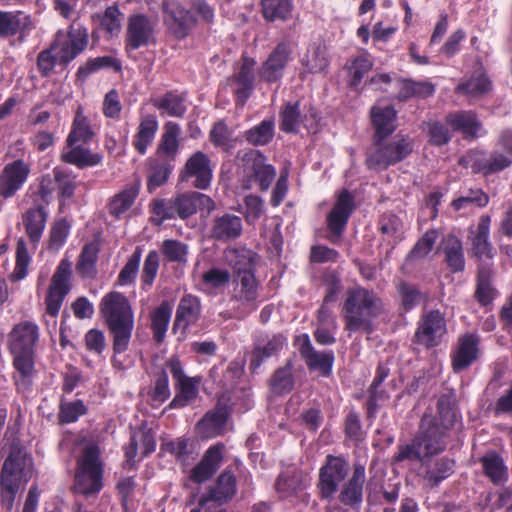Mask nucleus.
Returning <instances> with one entry per match:
<instances>
[{
    "mask_svg": "<svg viewBox=\"0 0 512 512\" xmlns=\"http://www.w3.org/2000/svg\"><path fill=\"white\" fill-rule=\"evenodd\" d=\"M456 419L454 397L450 394L438 399L436 415L428 411L424 413L416 437L423 445L425 456H433L446 449V439Z\"/></svg>",
    "mask_w": 512,
    "mask_h": 512,
    "instance_id": "obj_1",
    "label": "nucleus"
},
{
    "mask_svg": "<svg viewBox=\"0 0 512 512\" xmlns=\"http://www.w3.org/2000/svg\"><path fill=\"white\" fill-rule=\"evenodd\" d=\"M100 311L113 337L114 353H124L134 328V314L128 299L119 292H110L103 297Z\"/></svg>",
    "mask_w": 512,
    "mask_h": 512,
    "instance_id": "obj_2",
    "label": "nucleus"
},
{
    "mask_svg": "<svg viewBox=\"0 0 512 512\" xmlns=\"http://www.w3.org/2000/svg\"><path fill=\"white\" fill-rule=\"evenodd\" d=\"M39 340V328L31 321L16 324L8 335V347L13 355L21 385L26 387L34 372L35 346ZM17 385H20L17 380Z\"/></svg>",
    "mask_w": 512,
    "mask_h": 512,
    "instance_id": "obj_3",
    "label": "nucleus"
},
{
    "mask_svg": "<svg viewBox=\"0 0 512 512\" xmlns=\"http://www.w3.org/2000/svg\"><path fill=\"white\" fill-rule=\"evenodd\" d=\"M381 311L382 302L373 291L360 287L350 289L344 305L345 328L370 333L373 330L371 321Z\"/></svg>",
    "mask_w": 512,
    "mask_h": 512,
    "instance_id": "obj_4",
    "label": "nucleus"
},
{
    "mask_svg": "<svg viewBox=\"0 0 512 512\" xmlns=\"http://www.w3.org/2000/svg\"><path fill=\"white\" fill-rule=\"evenodd\" d=\"M31 476V459L21 450L11 451L4 461L0 474V499L7 510H12L17 492Z\"/></svg>",
    "mask_w": 512,
    "mask_h": 512,
    "instance_id": "obj_5",
    "label": "nucleus"
},
{
    "mask_svg": "<svg viewBox=\"0 0 512 512\" xmlns=\"http://www.w3.org/2000/svg\"><path fill=\"white\" fill-rule=\"evenodd\" d=\"M413 149V140L401 134L390 139H376L367 151L366 165L370 170H386L389 166L406 159Z\"/></svg>",
    "mask_w": 512,
    "mask_h": 512,
    "instance_id": "obj_6",
    "label": "nucleus"
},
{
    "mask_svg": "<svg viewBox=\"0 0 512 512\" xmlns=\"http://www.w3.org/2000/svg\"><path fill=\"white\" fill-rule=\"evenodd\" d=\"M77 464L75 491L85 496L98 493L103 487V464L99 449L96 446L85 448Z\"/></svg>",
    "mask_w": 512,
    "mask_h": 512,
    "instance_id": "obj_7",
    "label": "nucleus"
},
{
    "mask_svg": "<svg viewBox=\"0 0 512 512\" xmlns=\"http://www.w3.org/2000/svg\"><path fill=\"white\" fill-rule=\"evenodd\" d=\"M235 287L230 298L233 304L232 310L226 314L225 318H243L249 311L257 308L259 282L255 274L244 275L234 279Z\"/></svg>",
    "mask_w": 512,
    "mask_h": 512,
    "instance_id": "obj_8",
    "label": "nucleus"
},
{
    "mask_svg": "<svg viewBox=\"0 0 512 512\" xmlns=\"http://www.w3.org/2000/svg\"><path fill=\"white\" fill-rule=\"evenodd\" d=\"M87 44V29L72 24L67 35L57 33L49 48L57 58L59 65H67L86 48Z\"/></svg>",
    "mask_w": 512,
    "mask_h": 512,
    "instance_id": "obj_9",
    "label": "nucleus"
},
{
    "mask_svg": "<svg viewBox=\"0 0 512 512\" xmlns=\"http://www.w3.org/2000/svg\"><path fill=\"white\" fill-rule=\"evenodd\" d=\"M158 21L156 18L145 14H134L129 16L125 35L127 50H137L140 47L154 44L156 41V29Z\"/></svg>",
    "mask_w": 512,
    "mask_h": 512,
    "instance_id": "obj_10",
    "label": "nucleus"
},
{
    "mask_svg": "<svg viewBox=\"0 0 512 512\" xmlns=\"http://www.w3.org/2000/svg\"><path fill=\"white\" fill-rule=\"evenodd\" d=\"M349 473V464L342 456L328 455L319 471L318 488L323 499H331Z\"/></svg>",
    "mask_w": 512,
    "mask_h": 512,
    "instance_id": "obj_11",
    "label": "nucleus"
},
{
    "mask_svg": "<svg viewBox=\"0 0 512 512\" xmlns=\"http://www.w3.org/2000/svg\"><path fill=\"white\" fill-rule=\"evenodd\" d=\"M163 22L170 35L178 40L186 38L196 25L195 16L180 4H163Z\"/></svg>",
    "mask_w": 512,
    "mask_h": 512,
    "instance_id": "obj_12",
    "label": "nucleus"
},
{
    "mask_svg": "<svg viewBox=\"0 0 512 512\" xmlns=\"http://www.w3.org/2000/svg\"><path fill=\"white\" fill-rule=\"evenodd\" d=\"M213 168L211 160L207 154L202 151L193 153L186 161L180 171L179 179L187 182L193 179V186L197 189H207L212 181Z\"/></svg>",
    "mask_w": 512,
    "mask_h": 512,
    "instance_id": "obj_13",
    "label": "nucleus"
},
{
    "mask_svg": "<svg viewBox=\"0 0 512 512\" xmlns=\"http://www.w3.org/2000/svg\"><path fill=\"white\" fill-rule=\"evenodd\" d=\"M243 232L242 219L232 213L215 215L209 222L207 238L223 244L232 242L241 237Z\"/></svg>",
    "mask_w": 512,
    "mask_h": 512,
    "instance_id": "obj_14",
    "label": "nucleus"
},
{
    "mask_svg": "<svg viewBox=\"0 0 512 512\" xmlns=\"http://www.w3.org/2000/svg\"><path fill=\"white\" fill-rule=\"evenodd\" d=\"M255 64L253 58L242 56L233 75L228 79L229 84L235 86L236 102L241 106L245 105L254 90L256 81Z\"/></svg>",
    "mask_w": 512,
    "mask_h": 512,
    "instance_id": "obj_15",
    "label": "nucleus"
},
{
    "mask_svg": "<svg viewBox=\"0 0 512 512\" xmlns=\"http://www.w3.org/2000/svg\"><path fill=\"white\" fill-rule=\"evenodd\" d=\"M446 330L444 315L438 310H431L422 315L415 332V341L426 348L435 347Z\"/></svg>",
    "mask_w": 512,
    "mask_h": 512,
    "instance_id": "obj_16",
    "label": "nucleus"
},
{
    "mask_svg": "<svg viewBox=\"0 0 512 512\" xmlns=\"http://www.w3.org/2000/svg\"><path fill=\"white\" fill-rule=\"evenodd\" d=\"M70 275L71 264L67 260H62L51 279L46 297V311L53 317L58 315L62 302L70 290L68 284Z\"/></svg>",
    "mask_w": 512,
    "mask_h": 512,
    "instance_id": "obj_17",
    "label": "nucleus"
},
{
    "mask_svg": "<svg viewBox=\"0 0 512 512\" xmlns=\"http://www.w3.org/2000/svg\"><path fill=\"white\" fill-rule=\"evenodd\" d=\"M292 46L288 41L277 44L259 69L260 78L268 83H275L283 77L284 70L291 59Z\"/></svg>",
    "mask_w": 512,
    "mask_h": 512,
    "instance_id": "obj_18",
    "label": "nucleus"
},
{
    "mask_svg": "<svg viewBox=\"0 0 512 512\" xmlns=\"http://www.w3.org/2000/svg\"><path fill=\"white\" fill-rule=\"evenodd\" d=\"M353 209V196L347 190L342 191L327 216V227L330 231L328 239L332 243H336L340 239Z\"/></svg>",
    "mask_w": 512,
    "mask_h": 512,
    "instance_id": "obj_19",
    "label": "nucleus"
},
{
    "mask_svg": "<svg viewBox=\"0 0 512 512\" xmlns=\"http://www.w3.org/2000/svg\"><path fill=\"white\" fill-rule=\"evenodd\" d=\"M30 165L21 159L8 163L0 174V196L13 197L26 182Z\"/></svg>",
    "mask_w": 512,
    "mask_h": 512,
    "instance_id": "obj_20",
    "label": "nucleus"
},
{
    "mask_svg": "<svg viewBox=\"0 0 512 512\" xmlns=\"http://www.w3.org/2000/svg\"><path fill=\"white\" fill-rule=\"evenodd\" d=\"M366 482L365 467L360 463L353 465L351 477L340 490L338 499L353 510L359 511L363 503V489Z\"/></svg>",
    "mask_w": 512,
    "mask_h": 512,
    "instance_id": "obj_21",
    "label": "nucleus"
},
{
    "mask_svg": "<svg viewBox=\"0 0 512 512\" xmlns=\"http://www.w3.org/2000/svg\"><path fill=\"white\" fill-rule=\"evenodd\" d=\"M35 28L30 15L23 11L0 10V37H11L19 34V40L24 41L26 35Z\"/></svg>",
    "mask_w": 512,
    "mask_h": 512,
    "instance_id": "obj_22",
    "label": "nucleus"
},
{
    "mask_svg": "<svg viewBox=\"0 0 512 512\" xmlns=\"http://www.w3.org/2000/svg\"><path fill=\"white\" fill-rule=\"evenodd\" d=\"M174 205L176 206L178 217L187 219L194 215L197 210H207L211 212L215 209V202L207 195L189 191L174 197Z\"/></svg>",
    "mask_w": 512,
    "mask_h": 512,
    "instance_id": "obj_23",
    "label": "nucleus"
},
{
    "mask_svg": "<svg viewBox=\"0 0 512 512\" xmlns=\"http://www.w3.org/2000/svg\"><path fill=\"white\" fill-rule=\"evenodd\" d=\"M243 161L246 169L253 174L255 181L258 182L260 189L266 191L276 176L274 167L267 164L265 156L257 150L247 152Z\"/></svg>",
    "mask_w": 512,
    "mask_h": 512,
    "instance_id": "obj_24",
    "label": "nucleus"
},
{
    "mask_svg": "<svg viewBox=\"0 0 512 512\" xmlns=\"http://www.w3.org/2000/svg\"><path fill=\"white\" fill-rule=\"evenodd\" d=\"M235 494L236 477L231 470L225 469L217 478L216 485L199 499V505L204 506L211 501L221 505L230 501Z\"/></svg>",
    "mask_w": 512,
    "mask_h": 512,
    "instance_id": "obj_25",
    "label": "nucleus"
},
{
    "mask_svg": "<svg viewBox=\"0 0 512 512\" xmlns=\"http://www.w3.org/2000/svg\"><path fill=\"white\" fill-rule=\"evenodd\" d=\"M222 444L210 447L203 455L201 461L191 470L190 479L195 483L209 480L218 470L223 459Z\"/></svg>",
    "mask_w": 512,
    "mask_h": 512,
    "instance_id": "obj_26",
    "label": "nucleus"
},
{
    "mask_svg": "<svg viewBox=\"0 0 512 512\" xmlns=\"http://www.w3.org/2000/svg\"><path fill=\"white\" fill-rule=\"evenodd\" d=\"M491 218L489 215L481 216L475 234L471 237V256L475 257L479 264L492 262V245L488 240Z\"/></svg>",
    "mask_w": 512,
    "mask_h": 512,
    "instance_id": "obj_27",
    "label": "nucleus"
},
{
    "mask_svg": "<svg viewBox=\"0 0 512 512\" xmlns=\"http://www.w3.org/2000/svg\"><path fill=\"white\" fill-rule=\"evenodd\" d=\"M224 256L235 278L255 274L257 254L252 250L245 247L227 248Z\"/></svg>",
    "mask_w": 512,
    "mask_h": 512,
    "instance_id": "obj_28",
    "label": "nucleus"
},
{
    "mask_svg": "<svg viewBox=\"0 0 512 512\" xmlns=\"http://www.w3.org/2000/svg\"><path fill=\"white\" fill-rule=\"evenodd\" d=\"M479 338L474 334L462 336L458 341L457 349L452 358V367L459 372L476 361L479 353Z\"/></svg>",
    "mask_w": 512,
    "mask_h": 512,
    "instance_id": "obj_29",
    "label": "nucleus"
},
{
    "mask_svg": "<svg viewBox=\"0 0 512 512\" xmlns=\"http://www.w3.org/2000/svg\"><path fill=\"white\" fill-rule=\"evenodd\" d=\"M493 275L494 271L492 262H483L478 264L477 283L474 296L482 306L491 304L497 296V290L492 284Z\"/></svg>",
    "mask_w": 512,
    "mask_h": 512,
    "instance_id": "obj_30",
    "label": "nucleus"
},
{
    "mask_svg": "<svg viewBox=\"0 0 512 512\" xmlns=\"http://www.w3.org/2000/svg\"><path fill=\"white\" fill-rule=\"evenodd\" d=\"M299 352L310 370H318L323 376L330 375L334 361L332 353L315 351L307 335L304 336V342L301 344Z\"/></svg>",
    "mask_w": 512,
    "mask_h": 512,
    "instance_id": "obj_31",
    "label": "nucleus"
},
{
    "mask_svg": "<svg viewBox=\"0 0 512 512\" xmlns=\"http://www.w3.org/2000/svg\"><path fill=\"white\" fill-rule=\"evenodd\" d=\"M201 313L200 300L193 295H185L181 298L177 311L176 318L174 321L173 329L185 330L190 325L195 324Z\"/></svg>",
    "mask_w": 512,
    "mask_h": 512,
    "instance_id": "obj_32",
    "label": "nucleus"
},
{
    "mask_svg": "<svg viewBox=\"0 0 512 512\" xmlns=\"http://www.w3.org/2000/svg\"><path fill=\"white\" fill-rule=\"evenodd\" d=\"M422 466L424 468L422 477L430 488L437 487L443 480L452 475L454 471V461L446 457L438 458L434 461L425 459Z\"/></svg>",
    "mask_w": 512,
    "mask_h": 512,
    "instance_id": "obj_33",
    "label": "nucleus"
},
{
    "mask_svg": "<svg viewBox=\"0 0 512 512\" xmlns=\"http://www.w3.org/2000/svg\"><path fill=\"white\" fill-rule=\"evenodd\" d=\"M446 123L455 131H459L466 139H474L478 136L481 123L472 111H458L446 116Z\"/></svg>",
    "mask_w": 512,
    "mask_h": 512,
    "instance_id": "obj_34",
    "label": "nucleus"
},
{
    "mask_svg": "<svg viewBox=\"0 0 512 512\" xmlns=\"http://www.w3.org/2000/svg\"><path fill=\"white\" fill-rule=\"evenodd\" d=\"M180 127L174 122H167L164 126V133L158 144L155 157L174 162L179 150L178 137Z\"/></svg>",
    "mask_w": 512,
    "mask_h": 512,
    "instance_id": "obj_35",
    "label": "nucleus"
},
{
    "mask_svg": "<svg viewBox=\"0 0 512 512\" xmlns=\"http://www.w3.org/2000/svg\"><path fill=\"white\" fill-rule=\"evenodd\" d=\"M371 119L375 129L374 140L387 138L396 129V111L391 106L373 107L371 109Z\"/></svg>",
    "mask_w": 512,
    "mask_h": 512,
    "instance_id": "obj_36",
    "label": "nucleus"
},
{
    "mask_svg": "<svg viewBox=\"0 0 512 512\" xmlns=\"http://www.w3.org/2000/svg\"><path fill=\"white\" fill-rule=\"evenodd\" d=\"M286 342L287 339L284 335L276 334L265 343H257L252 351L250 369L256 371L265 359L277 355Z\"/></svg>",
    "mask_w": 512,
    "mask_h": 512,
    "instance_id": "obj_37",
    "label": "nucleus"
},
{
    "mask_svg": "<svg viewBox=\"0 0 512 512\" xmlns=\"http://www.w3.org/2000/svg\"><path fill=\"white\" fill-rule=\"evenodd\" d=\"M61 159L65 163L75 165L82 169L99 164L102 160V156L98 153L91 152L80 144H66L65 150L61 154Z\"/></svg>",
    "mask_w": 512,
    "mask_h": 512,
    "instance_id": "obj_38",
    "label": "nucleus"
},
{
    "mask_svg": "<svg viewBox=\"0 0 512 512\" xmlns=\"http://www.w3.org/2000/svg\"><path fill=\"white\" fill-rule=\"evenodd\" d=\"M158 127V121L154 115L147 114L140 118L133 140V146L138 153L142 155L146 153L147 148L154 141Z\"/></svg>",
    "mask_w": 512,
    "mask_h": 512,
    "instance_id": "obj_39",
    "label": "nucleus"
},
{
    "mask_svg": "<svg viewBox=\"0 0 512 512\" xmlns=\"http://www.w3.org/2000/svg\"><path fill=\"white\" fill-rule=\"evenodd\" d=\"M47 219V212L42 206L28 209L22 215V223L29 240L37 243L42 237Z\"/></svg>",
    "mask_w": 512,
    "mask_h": 512,
    "instance_id": "obj_40",
    "label": "nucleus"
},
{
    "mask_svg": "<svg viewBox=\"0 0 512 512\" xmlns=\"http://www.w3.org/2000/svg\"><path fill=\"white\" fill-rule=\"evenodd\" d=\"M511 160L500 153H492L486 158L483 153H475L472 169L474 172H482L484 175L499 172L510 166Z\"/></svg>",
    "mask_w": 512,
    "mask_h": 512,
    "instance_id": "obj_41",
    "label": "nucleus"
},
{
    "mask_svg": "<svg viewBox=\"0 0 512 512\" xmlns=\"http://www.w3.org/2000/svg\"><path fill=\"white\" fill-rule=\"evenodd\" d=\"M445 262L452 272H461L465 268L463 246L460 239L454 235H448L443 241Z\"/></svg>",
    "mask_w": 512,
    "mask_h": 512,
    "instance_id": "obj_42",
    "label": "nucleus"
},
{
    "mask_svg": "<svg viewBox=\"0 0 512 512\" xmlns=\"http://www.w3.org/2000/svg\"><path fill=\"white\" fill-rule=\"evenodd\" d=\"M293 364L288 360L283 367L278 368L269 379V386L275 395L288 394L294 387L292 374Z\"/></svg>",
    "mask_w": 512,
    "mask_h": 512,
    "instance_id": "obj_43",
    "label": "nucleus"
},
{
    "mask_svg": "<svg viewBox=\"0 0 512 512\" xmlns=\"http://www.w3.org/2000/svg\"><path fill=\"white\" fill-rule=\"evenodd\" d=\"M93 136L94 132L90 126L89 120L79 107L76 111L72 129L67 137L66 144L75 145L77 143H87Z\"/></svg>",
    "mask_w": 512,
    "mask_h": 512,
    "instance_id": "obj_44",
    "label": "nucleus"
},
{
    "mask_svg": "<svg viewBox=\"0 0 512 512\" xmlns=\"http://www.w3.org/2000/svg\"><path fill=\"white\" fill-rule=\"evenodd\" d=\"M302 64L311 73L323 71L329 64L325 44L320 41L314 42L302 59Z\"/></svg>",
    "mask_w": 512,
    "mask_h": 512,
    "instance_id": "obj_45",
    "label": "nucleus"
},
{
    "mask_svg": "<svg viewBox=\"0 0 512 512\" xmlns=\"http://www.w3.org/2000/svg\"><path fill=\"white\" fill-rule=\"evenodd\" d=\"M227 421V412L224 408H217L208 412L197 424V429L207 437L220 433Z\"/></svg>",
    "mask_w": 512,
    "mask_h": 512,
    "instance_id": "obj_46",
    "label": "nucleus"
},
{
    "mask_svg": "<svg viewBox=\"0 0 512 512\" xmlns=\"http://www.w3.org/2000/svg\"><path fill=\"white\" fill-rule=\"evenodd\" d=\"M150 167L151 173L148 177L147 185L149 191L152 192L154 189L167 182L173 165L170 161L155 157L150 159Z\"/></svg>",
    "mask_w": 512,
    "mask_h": 512,
    "instance_id": "obj_47",
    "label": "nucleus"
},
{
    "mask_svg": "<svg viewBox=\"0 0 512 512\" xmlns=\"http://www.w3.org/2000/svg\"><path fill=\"white\" fill-rule=\"evenodd\" d=\"M152 104L172 117H182L186 112L184 98L173 92H168L162 97L152 100Z\"/></svg>",
    "mask_w": 512,
    "mask_h": 512,
    "instance_id": "obj_48",
    "label": "nucleus"
},
{
    "mask_svg": "<svg viewBox=\"0 0 512 512\" xmlns=\"http://www.w3.org/2000/svg\"><path fill=\"white\" fill-rule=\"evenodd\" d=\"M199 380L196 378H186L177 383L178 393L169 404L170 408H182L191 403L198 395L197 385Z\"/></svg>",
    "mask_w": 512,
    "mask_h": 512,
    "instance_id": "obj_49",
    "label": "nucleus"
},
{
    "mask_svg": "<svg viewBox=\"0 0 512 512\" xmlns=\"http://www.w3.org/2000/svg\"><path fill=\"white\" fill-rule=\"evenodd\" d=\"M170 317L171 308L167 303H162L152 314L151 329L154 340L159 344L164 341Z\"/></svg>",
    "mask_w": 512,
    "mask_h": 512,
    "instance_id": "obj_50",
    "label": "nucleus"
},
{
    "mask_svg": "<svg viewBox=\"0 0 512 512\" xmlns=\"http://www.w3.org/2000/svg\"><path fill=\"white\" fill-rule=\"evenodd\" d=\"M485 475L494 483L500 484L507 479V469L503 459L497 454H488L481 459Z\"/></svg>",
    "mask_w": 512,
    "mask_h": 512,
    "instance_id": "obj_51",
    "label": "nucleus"
},
{
    "mask_svg": "<svg viewBox=\"0 0 512 512\" xmlns=\"http://www.w3.org/2000/svg\"><path fill=\"white\" fill-rule=\"evenodd\" d=\"M291 9V0H262L263 16L269 21L286 20Z\"/></svg>",
    "mask_w": 512,
    "mask_h": 512,
    "instance_id": "obj_52",
    "label": "nucleus"
},
{
    "mask_svg": "<svg viewBox=\"0 0 512 512\" xmlns=\"http://www.w3.org/2000/svg\"><path fill=\"white\" fill-rule=\"evenodd\" d=\"M98 252L99 248L95 243H89L83 247L76 267L81 276L92 277L95 274Z\"/></svg>",
    "mask_w": 512,
    "mask_h": 512,
    "instance_id": "obj_53",
    "label": "nucleus"
},
{
    "mask_svg": "<svg viewBox=\"0 0 512 512\" xmlns=\"http://www.w3.org/2000/svg\"><path fill=\"white\" fill-rule=\"evenodd\" d=\"M427 457L424 455L423 445L415 436L411 443L398 446V452L394 455L393 461L399 463L409 460L420 462L422 465Z\"/></svg>",
    "mask_w": 512,
    "mask_h": 512,
    "instance_id": "obj_54",
    "label": "nucleus"
},
{
    "mask_svg": "<svg viewBox=\"0 0 512 512\" xmlns=\"http://www.w3.org/2000/svg\"><path fill=\"white\" fill-rule=\"evenodd\" d=\"M490 81L485 75L479 73L472 76L467 82L458 85V93L467 95L469 98H477L490 90Z\"/></svg>",
    "mask_w": 512,
    "mask_h": 512,
    "instance_id": "obj_55",
    "label": "nucleus"
},
{
    "mask_svg": "<svg viewBox=\"0 0 512 512\" xmlns=\"http://www.w3.org/2000/svg\"><path fill=\"white\" fill-rule=\"evenodd\" d=\"M274 135V123L272 120H264L258 126L248 130L246 140L253 145H265Z\"/></svg>",
    "mask_w": 512,
    "mask_h": 512,
    "instance_id": "obj_56",
    "label": "nucleus"
},
{
    "mask_svg": "<svg viewBox=\"0 0 512 512\" xmlns=\"http://www.w3.org/2000/svg\"><path fill=\"white\" fill-rule=\"evenodd\" d=\"M372 68V62L364 56H359L347 63V69L351 77L349 85L357 89L364 75Z\"/></svg>",
    "mask_w": 512,
    "mask_h": 512,
    "instance_id": "obj_57",
    "label": "nucleus"
},
{
    "mask_svg": "<svg viewBox=\"0 0 512 512\" xmlns=\"http://www.w3.org/2000/svg\"><path fill=\"white\" fill-rule=\"evenodd\" d=\"M142 251L140 247H136L135 251L129 257L127 263L121 269L117 283L121 286L132 284L139 270Z\"/></svg>",
    "mask_w": 512,
    "mask_h": 512,
    "instance_id": "obj_58",
    "label": "nucleus"
},
{
    "mask_svg": "<svg viewBox=\"0 0 512 512\" xmlns=\"http://www.w3.org/2000/svg\"><path fill=\"white\" fill-rule=\"evenodd\" d=\"M280 128L284 132L296 133L300 123L299 103H287L282 109Z\"/></svg>",
    "mask_w": 512,
    "mask_h": 512,
    "instance_id": "obj_59",
    "label": "nucleus"
},
{
    "mask_svg": "<svg viewBox=\"0 0 512 512\" xmlns=\"http://www.w3.org/2000/svg\"><path fill=\"white\" fill-rule=\"evenodd\" d=\"M161 252L170 262L184 263L187 260L188 247L180 241L167 239L161 245Z\"/></svg>",
    "mask_w": 512,
    "mask_h": 512,
    "instance_id": "obj_60",
    "label": "nucleus"
},
{
    "mask_svg": "<svg viewBox=\"0 0 512 512\" xmlns=\"http://www.w3.org/2000/svg\"><path fill=\"white\" fill-rule=\"evenodd\" d=\"M488 196L481 190H470L466 196L452 201V207L458 211L469 207H484L488 204Z\"/></svg>",
    "mask_w": 512,
    "mask_h": 512,
    "instance_id": "obj_61",
    "label": "nucleus"
},
{
    "mask_svg": "<svg viewBox=\"0 0 512 512\" xmlns=\"http://www.w3.org/2000/svg\"><path fill=\"white\" fill-rule=\"evenodd\" d=\"M121 16L122 14L116 6H109L99 16L100 25L111 36L117 35L121 29Z\"/></svg>",
    "mask_w": 512,
    "mask_h": 512,
    "instance_id": "obj_62",
    "label": "nucleus"
},
{
    "mask_svg": "<svg viewBox=\"0 0 512 512\" xmlns=\"http://www.w3.org/2000/svg\"><path fill=\"white\" fill-rule=\"evenodd\" d=\"M86 413V407L81 400L73 402H62L58 419L60 423H71L76 421L79 416Z\"/></svg>",
    "mask_w": 512,
    "mask_h": 512,
    "instance_id": "obj_63",
    "label": "nucleus"
},
{
    "mask_svg": "<svg viewBox=\"0 0 512 512\" xmlns=\"http://www.w3.org/2000/svg\"><path fill=\"white\" fill-rule=\"evenodd\" d=\"M136 193L132 190H125L115 195L110 202L109 211L115 217H120L134 203Z\"/></svg>",
    "mask_w": 512,
    "mask_h": 512,
    "instance_id": "obj_64",
    "label": "nucleus"
}]
</instances>
